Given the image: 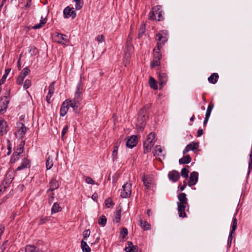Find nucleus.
Returning <instances> with one entry per match:
<instances>
[{
    "instance_id": "3",
    "label": "nucleus",
    "mask_w": 252,
    "mask_h": 252,
    "mask_svg": "<svg viewBox=\"0 0 252 252\" xmlns=\"http://www.w3.org/2000/svg\"><path fill=\"white\" fill-rule=\"evenodd\" d=\"M178 198L179 199V202H177L179 216L180 218L187 217L185 212L186 205L187 204L188 201L186 194L184 193H181L178 195Z\"/></svg>"
},
{
    "instance_id": "20",
    "label": "nucleus",
    "mask_w": 252,
    "mask_h": 252,
    "mask_svg": "<svg viewBox=\"0 0 252 252\" xmlns=\"http://www.w3.org/2000/svg\"><path fill=\"white\" fill-rule=\"evenodd\" d=\"M159 83L161 87L164 85L167 81V76L165 73H160L158 75Z\"/></svg>"
},
{
    "instance_id": "60",
    "label": "nucleus",
    "mask_w": 252,
    "mask_h": 252,
    "mask_svg": "<svg viewBox=\"0 0 252 252\" xmlns=\"http://www.w3.org/2000/svg\"><path fill=\"white\" fill-rule=\"evenodd\" d=\"M68 129V126H66L63 128V131H62V137H63L64 136V135H65V134L67 132Z\"/></svg>"
},
{
    "instance_id": "32",
    "label": "nucleus",
    "mask_w": 252,
    "mask_h": 252,
    "mask_svg": "<svg viewBox=\"0 0 252 252\" xmlns=\"http://www.w3.org/2000/svg\"><path fill=\"white\" fill-rule=\"evenodd\" d=\"M237 220L236 218L234 216L232 219V224H231V230L230 232L231 233H235V231L237 228Z\"/></svg>"
},
{
    "instance_id": "13",
    "label": "nucleus",
    "mask_w": 252,
    "mask_h": 252,
    "mask_svg": "<svg viewBox=\"0 0 252 252\" xmlns=\"http://www.w3.org/2000/svg\"><path fill=\"white\" fill-rule=\"evenodd\" d=\"M137 143V137L136 136L132 135L127 139L126 145L130 148H132L136 145Z\"/></svg>"
},
{
    "instance_id": "62",
    "label": "nucleus",
    "mask_w": 252,
    "mask_h": 252,
    "mask_svg": "<svg viewBox=\"0 0 252 252\" xmlns=\"http://www.w3.org/2000/svg\"><path fill=\"white\" fill-rule=\"evenodd\" d=\"M189 151V144L187 145L185 149L183 151V154L185 155Z\"/></svg>"
},
{
    "instance_id": "9",
    "label": "nucleus",
    "mask_w": 252,
    "mask_h": 252,
    "mask_svg": "<svg viewBox=\"0 0 252 252\" xmlns=\"http://www.w3.org/2000/svg\"><path fill=\"white\" fill-rule=\"evenodd\" d=\"M8 130L7 122L3 119L0 118V136L6 134Z\"/></svg>"
},
{
    "instance_id": "5",
    "label": "nucleus",
    "mask_w": 252,
    "mask_h": 252,
    "mask_svg": "<svg viewBox=\"0 0 252 252\" xmlns=\"http://www.w3.org/2000/svg\"><path fill=\"white\" fill-rule=\"evenodd\" d=\"M24 143L23 142H21L13 154L12 157L10 159L11 163H14L20 158L21 155L24 151Z\"/></svg>"
},
{
    "instance_id": "21",
    "label": "nucleus",
    "mask_w": 252,
    "mask_h": 252,
    "mask_svg": "<svg viewBox=\"0 0 252 252\" xmlns=\"http://www.w3.org/2000/svg\"><path fill=\"white\" fill-rule=\"evenodd\" d=\"M127 246L125 248L126 252H135L137 250V247L134 246L131 242H127Z\"/></svg>"
},
{
    "instance_id": "24",
    "label": "nucleus",
    "mask_w": 252,
    "mask_h": 252,
    "mask_svg": "<svg viewBox=\"0 0 252 252\" xmlns=\"http://www.w3.org/2000/svg\"><path fill=\"white\" fill-rule=\"evenodd\" d=\"M120 142H118L116 143V145L114 147V149L112 152V156L113 161L116 160L118 158V150Z\"/></svg>"
},
{
    "instance_id": "40",
    "label": "nucleus",
    "mask_w": 252,
    "mask_h": 252,
    "mask_svg": "<svg viewBox=\"0 0 252 252\" xmlns=\"http://www.w3.org/2000/svg\"><path fill=\"white\" fill-rule=\"evenodd\" d=\"M160 59L154 58L153 61L151 63V68H154L156 66H158L160 64Z\"/></svg>"
},
{
    "instance_id": "29",
    "label": "nucleus",
    "mask_w": 252,
    "mask_h": 252,
    "mask_svg": "<svg viewBox=\"0 0 252 252\" xmlns=\"http://www.w3.org/2000/svg\"><path fill=\"white\" fill-rule=\"evenodd\" d=\"M155 134L153 132H151L148 134L146 140L145 141L147 143H149L151 144H154L155 143Z\"/></svg>"
},
{
    "instance_id": "49",
    "label": "nucleus",
    "mask_w": 252,
    "mask_h": 252,
    "mask_svg": "<svg viewBox=\"0 0 252 252\" xmlns=\"http://www.w3.org/2000/svg\"><path fill=\"white\" fill-rule=\"evenodd\" d=\"M233 234L234 233H231V232H230L229 236H228V240H227V247L229 248H230L231 247L232 241V234Z\"/></svg>"
},
{
    "instance_id": "58",
    "label": "nucleus",
    "mask_w": 252,
    "mask_h": 252,
    "mask_svg": "<svg viewBox=\"0 0 252 252\" xmlns=\"http://www.w3.org/2000/svg\"><path fill=\"white\" fill-rule=\"evenodd\" d=\"M96 40L99 43H101L104 41V37L102 35H98L96 38Z\"/></svg>"
},
{
    "instance_id": "8",
    "label": "nucleus",
    "mask_w": 252,
    "mask_h": 252,
    "mask_svg": "<svg viewBox=\"0 0 252 252\" xmlns=\"http://www.w3.org/2000/svg\"><path fill=\"white\" fill-rule=\"evenodd\" d=\"M8 103L9 100L6 96L1 97L0 100V114H3L6 112Z\"/></svg>"
},
{
    "instance_id": "37",
    "label": "nucleus",
    "mask_w": 252,
    "mask_h": 252,
    "mask_svg": "<svg viewBox=\"0 0 252 252\" xmlns=\"http://www.w3.org/2000/svg\"><path fill=\"white\" fill-rule=\"evenodd\" d=\"M106 221H107V219H106V218L104 216H101L99 220H98V223L99 225L102 226H104L106 223Z\"/></svg>"
},
{
    "instance_id": "16",
    "label": "nucleus",
    "mask_w": 252,
    "mask_h": 252,
    "mask_svg": "<svg viewBox=\"0 0 252 252\" xmlns=\"http://www.w3.org/2000/svg\"><path fill=\"white\" fill-rule=\"evenodd\" d=\"M168 176L169 179L174 182H177L180 177L179 173L176 170L169 172Z\"/></svg>"
},
{
    "instance_id": "42",
    "label": "nucleus",
    "mask_w": 252,
    "mask_h": 252,
    "mask_svg": "<svg viewBox=\"0 0 252 252\" xmlns=\"http://www.w3.org/2000/svg\"><path fill=\"white\" fill-rule=\"evenodd\" d=\"M46 22V19H44L43 20H42L40 21V22L39 24L34 25L32 27V28L34 29H40V28H41L43 26V25L45 24Z\"/></svg>"
},
{
    "instance_id": "27",
    "label": "nucleus",
    "mask_w": 252,
    "mask_h": 252,
    "mask_svg": "<svg viewBox=\"0 0 252 252\" xmlns=\"http://www.w3.org/2000/svg\"><path fill=\"white\" fill-rule=\"evenodd\" d=\"M62 210V207L60 206L59 204L57 202H55L54 203L52 209H51V214H53L54 213L59 212Z\"/></svg>"
},
{
    "instance_id": "50",
    "label": "nucleus",
    "mask_w": 252,
    "mask_h": 252,
    "mask_svg": "<svg viewBox=\"0 0 252 252\" xmlns=\"http://www.w3.org/2000/svg\"><path fill=\"white\" fill-rule=\"evenodd\" d=\"M105 206L107 208H110L111 206L114 205L112 200L110 198L106 199L105 201Z\"/></svg>"
},
{
    "instance_id": "36",
    "label": "nucleus",
    "mask_w": 252,
    "mask_h": 252,
    "mask_svg": "<svg viewBox=\"0 0 252 252\" xmlns=\"http://www.w3.org/2000/svg\"><path fill=\"white\" fill-rule=\"evenodd\" d=\"M214 104L212 102H211L210 103H209V104L208 106L207 109V111H206L205 115H207L208 117H210L211 112L214 107Z\"/></svg>"
},
{
    "instance_id": "53",
    "label": "nucleus",
    "mask_w": 252,
    "mask_h": 252,
    "mask_svg": "<svg viewBox=\"0 0 252 252\" xmlns=\"http://www.w3.org/2000/svg\"><path fill=\"white\" fill-rule=\"evenodd\" d=\"M86 182L88 184L94 185L95 184V182L90 177H87L85 179Z\"/></svg>"
},
{
    "instance_id": "2",
    "label": "nucleus",
    "mask_w": 252,
    "mask_h": 252,
    "mask_svg": "<svg viewBox=\"0 0 252 252\" xmlns=\"http://www.w3.org/2000/svg\"><path fill=\"white\" fill-rule=\"evenodd\" d=\"M83 86L79 83L77 84L74 98L71 99L70 107L76 113H78L80 110L81 94L83 92Z\"/></svg>"
},
{
    "instance_id": "25",
    "label": "nucleus",
    "mask_w": 252,
    "mask_h": 252,
    "mask_svg": "<svg viewBox=\"0 0 252 252\" xmlns=\"http://www.w3.org/2000/svg\"><path fill=\"white\" fill-rule=\"evenodd\" d=\"M59 187L58 182L55 179H52L50 182L49 190L53 191L57 189Z\"/></svg>"
},
{
    "instance_id": "30",
    "label": "nucleus",
    "mask_w": 252,
    "mask_h": 252,
    "mask_svg": "<svg viewBox=\"0 0 252 252\" xmlns=\"http://www.w3.org/2000/svg\"><path fill=\"white\" fill-rule=\"evenodd\" d=\"M26 252H42L39 249L33 246H27L25 249Z\"/></svg>"
},
{
    "instance_id": "15",
    "label": "nucleus",
    "mask_w": 252,
    "mask_h": 252,
    "mask_svg": "<svg viewBox=\"0 0 252 252\" xmlns=\"http://www.w3.org/2000/svg\"><path fill=\"white\" fill-rule=\"evenodd\" d=\"M198 180V173L193 171L190 173V187L196 184Z\"/></svg>"
},
{
    "instance_id": "19",
    "label": "nucleus",
    "mask_w": 252,
    "mask_h": 252,
    "mask_svg": "<svg viewBox=\"0 0 252 252\" xmlns=\"http://www.w3.org/2000/svg\"><path fill=\"white\" fill-rule=\"evenodd\" d=\"M56 37L57 41L63 44H65L67 41V36L65 35L58 33Z\"/></svg>"
},
{
    "instance_id": "64",
    "label": "nucleus",
    "mask_w": 252,
    "mask_h": 252,
    "mask_svg": "<svg viewBox=\"0 0 252 252\" xmlns=\"http://www.w3.org/2000/svg\"><path fill=\"white\" fill-rule=\"evenodd\" d=\"M97 194H95V193H94V194L92 195V199H93V200H95L96 199V198H97Z\"/></svg>"
},
{
    "instance_id": "12",
    "label": "nucleus",
    "mask_w": 252,
    "mask_h": 252,
    "mask_svg": "<svg viewBox=\"0 0 252 252\" xmlns=\"http://www.w3.org/2000/svg\"><path fill=\"white\" fill-rule=\"evenodd\" d=\"M161 9V6L157 5L154 7L149 13V19L151 20H157L156 15L158 12Z\"/></svg>"
},
{
    "instance_id": "33",
    "label": "nucleus",
    "mask_w": 252,
    "mask_h": 252,
    "mask_svg": "<svg viewBox=\"0 0 252 252\" xmlns=\"http://www.w3.org/2000/svg\"><path fill=\"white\" fill-rule=\"evenodd\" d=\"M149 83L151 88L154 90H157L158 89L156 81L153 77H150Z\"/></svg>"
},
{
    "instance_id": "56",
    "label": "nucleus",
    "mask_w": 252,
    "mask_h": 252,
    "mask_svg": "<svg viewBox=\"0 0 252 252\" xmlns=\"http://www.w3.org/2000/svg\"><path fill=\"white\" fill-rule=\"evenodd\" d=\"M24 78L19 75L17 79L16 83L18 85H21L24 81Z\"/></svg>"
},
{
    "instance_id": "28",
    "label": "nucleus",
    "mask_w": 252,
    "mask_h": 252,
    "mask_svg": "<svg viewBox=\"0 0 252 252\" xmlns=\"http://www.w3.org/2000/svg\"><path fill=\"white\" fill-rule=\"evenodd\" d=\"M81 247L83 252H90L91 249L87 244V242L84 240L81 242Z\"/></svg>"
},
{
    "instance_id": "6",
    "label": "nucleus",
    "mask_w": 252,
    "mask_h": 252,
    "mask_svg": "<svg viewBox=\"0 0 252 252\" xmlns=\"http://www.w3.org/2000/svg\"><path fill=\"white\" fill-rule=\"evenodd\" d=\"M131 193V184L126 183L122 187L121 190V196L123 198H127L130 196Z\"/></svg>"
},
{
    "instance_id": "18",
    "label": "nucleus",
    "mask_w": 252,
    "mask_h": 252,
    "mask_svg": "<svg viewBox=\"0 0 252 252\" xmlns=\"http://www.w3.org/2000/svg\"><path fill=\"white\" fill-rule=\"evenodd\" d=\"M17 126V132L18 134L21 136H23L27 131V128L25 125L22 123H18Z\"/></svg>"
},
{
    "instance_id": "57",
    "label": "nucleus",
    "mask_w": 252,
    "mask_h": 252,
    "mask_svg": "<svg viewBox=\"0 0 252 252\" xmlns=\"http://www.w3.org/2000/svg\"><path fill=\"white\" fill-rule=\"evenodd\" d=\"M158 18H157V21H161L163 19V17L162 15V11L161 10V9L157 13Z\"/></svg>"
},
{
    "instance_id": "35",
    "label": "nucleus",
    "mask_w": 252,
    "mask_h": 252,
    "mask_svg": "<svg viewBox=\"0 0 252 252\" xmlns=\"http://www.w3.org/2000/svg\"><path fill=\"white\" fill-rule=\"evenodd\" d=\"M53 165L52 157L49 156L46 160V166L47 170L50 169Z\"/></svg>"
},
{
    "instance_id": "48",
    "label": "nucleus",
    "mask_w": 252,
    "mask_h": 252,
    "mask_svg": "<svg viewBox=\"0 0 252 252\" xmlns=\"http://www.w3.org/2000/svg\"><path fill=\"white\" fill-rule=\"evenodd\" d=\"M146 28H145V25L142 24L141 26V28L139 30V32L138 34L139 37H140L145 32Z\"/></svg>"
},
{
    "instance_id": "43",
    "label": "nucleus",
    "mask_w": 252,
    "mask_h": 252,
    "mask_svg": "<svg viewBox=\"0 0 252 252\" xmlns=\"http://www.w3.org/2000/svg\"><path fill=\"white\" fill-rule=\"evenodd\" d=\"M8 189V186L5 185L3 183L0 186V195L2 194Z\"/></svg>"
},
{
    "instance_id": "39",
    "label": "nucleus",
    "mask_w": 252,
    "mask_h": 252,
    "mask_svg": "<svg viewBox=\"0 0 252 252\" xmlns=\"http://www.w3.org/2000/svg\"><path fill=\"white\" fill-rule=\"evenodd\" d=\"M180 164H186L189 163V156L186 155L184 156L183 158H181L179 159V161Z\"/></svg>"
},
{
    "instance_id": "54",
    "label": "nucleus",
    "mask_w": 252,
    "mask_h": 252,
    "mask_svg": "<svg viewBox=\"0 0 252 252\" xmlns=\"http://www.w3.org/2000/svg\"><path fill=\"white\" fill-rule=\"evenodd\" d=\"M49 220H50L49 218L47 217H41L40 219L39 224H42L45 223L46 222L49 221Z\"/></svg>"
},
{
    "instance_id": "55",
    "label": "nucleus",
    "mask_w": 252,
    "mask_h": 252,
    "mask_svg": "<svg viewBox=\"0 0 252 252\" xmlns=\"http://www.w3.org/2000/svg\"><path fill=\"white\" fill-rule=\"evenodd\" d=\"M90 235V231L89 229L85 230L83 233V236L84 239H86L89 237Z\"/></svg>"
},
{
    "instance_id": "63",
    "label": "nucleus",
    "mask_w": 252,
    "mask_h": 252,
    "mask_svg": "<svg viewBox=\"0 0 252 252\" xmlns=\"http://www.w3.org/2000/svg\"><path fill=\"white\" fill-rule=\"evenodd\" d=\"M32 4V1L31 0H27V4L26 5V6L27 7H29Z\"/></svg>"
},
{
    "instance_id": "22",
    "label": "nucleus",
    "mask_w": 252,
    "mask_h": 252,
    "mask_svg": "<svg viewBox=\"0 0 252 252\" xmlns=\"http://www.w3.org/2000/svg\"><path fill=\"white\" fill-rule=\"evenodd\" d=\"M219 76L217 73H212L208 78L209 83L215 84H216L219 79Z\"/></svg>"
},
{
    "instance_id": "10",
    "label": "nucleus",
    "mask_w": 252,
    "mask_h": 252,
    "mask_svg": "<svg viewBox=\"0 0 252 252\" xmlns=\"http://www.w3.org/2000/svg\"><path fill=\"white\" fill-rule=\"evenodd\" d=\"M73 9V8H70L68 6L64 8L63 10L64 17L66 18L71 17L72 19H74L76 17V14Z\"/></svg>"
},
{
    "instance_id": "38",
    "label": "nucleus",
    "mask_w": 252,
    "mask_h": 252,
    "mask_svg": "<svg viewBox=\"0 0 252 252\" xmlns=\"http://www.w3.org/2000/svg\"><path fill=\"white\" fill-rule=\"evenodd\" d=\"M75 2V8L77 10L80 9L83 5V0H74Z\"/></svg>"
},
{
    "instance_id": "59",
    "label": "nucleus",
    "mask_w": 252,
    "mask_h": 252,
    "mask_svg": "<svg viewBox=\"0 0 252 252\" xmlns=\"http://www.w3.org/2000/svg\"><path fill=\"white\" fill-rule=\"evenodd\" d=\"M204 133L203 130L202 128H199L197 131L196 137H199L201 136Z\"/></svg>"
},
{
    "instance_id": "11",
    "label": "nucleus",
    "mask_w": 252,
    "mask_h": 252,
    "mask_svg": "<svg viewBox=\"0 0 252 252\" xmlns=\"http://www.w3.org/2000/svg\"><path fill=\"white\" fill-rule=\"evenodd\" d=\"M133 51V47L130 43L127 41L126 48L125 50V55L124 57V62L125 63L126 60V62L128 61V59L130 58L131 53Z\"/></svg>"
},
{
    "instance_id": "51",
    "label": "nucleus",
    "mask_w": 252,
    "mask_h": 252,
    "mask_svg": "<svg viewBox=\"0 0 252 252\" xmlns=\"http://www.w3.org/2000/svg\"><path fill=\"white\" fill-rule=\"evenodd\" d=\"M162 149L160 146H156L155 147V154L159 156L161 154Z\"/></svg>"
},
{
    "instance_id": "52",
    "label": "nucleus",
    "mask_w": 252,
    "mask_h": 252,
    "mask_svg": "<svg viewBox=\"0 0 252 252\" xmlns=\"http://www.w3.org/2000/svg\"><path fill=\"white\" fill-rule=\"evenodd\" d=\"M127 229L126 228H123L121 231V236L123 238H125L127 235Z\"/></svg>"
},
{
    "instance_id": "41",
    "label": "nucleus",
    "mask_w": 252,
    "mask_h": 252,
    "mask_svg": "<svg viewBox=\"0 0 252 252\" xmlns=\"http://www.w3.org/2000/svg\"><path fill=\"white\" fill-rule=\"evenodd\" d=\"M142 181L146 188L147 189L150 188L151 183L148 178L146 177H144V178H143Z\"/></svg>"
},
{
    "instance_id": "14",
    "label": "nucleus",
    "mask_w": 252,
    "mask_h": 252,
    "mask_svg": "<svg viewBox=\"0 0 252 252\" xmlns=\"http://www.w3.org/2000/svg\"><path fill=\"white\" fill-rule=\"evenodd\" d=\"M30 167V161L27 158H24L22 161L21 165L19 166L16 171H20L25 168H28Z\"/></svg>"
},
{
    "instance_id": "47",
    "label": "nucleus",
    "mask_w": 252,
    "mask_h": 252,
    "mask_svg": "<svg viewBox=\"0 0 252 252\" xmlns=\"http://www.w3.org/2000/svg\"><path fill=\"white\" fill-rule=\"evenodd\" d=\"M31 81L29 79H26L24 83L23 87L25 89H27L31 86Z\"/></svg>"
},
{
    "instance_id": "44",
    "label": "nucleus",
    "mask_w": 252,
    "mask_h": 252,
    "mask_svg": "<svg viewBox=\"0 0 252 252\" xmlns=\"http://www.w3.org/2000/svg\"><path fill=\"white\" fill-rule=\"evenodd\" d=\"M10 70L11 69L10 68L6 69L5 70V74L2 77V78H1V80H0V83L3 84L4 82V81H5V80L6 77H7V75L9 74V73L10 71Z\"/></svg>"
},
{
    "instance_id": "1",
    "label": "nucleus",
    "mask_w": 252,
    "mask_h": 252,
    "mask_svg": "<svg viewBox=\"0 0 252 252\" xmlns=\"http://www.w3.org/2000/svg\"><path fill=\"white\" fill-rule=\"evenodd\" d=\"M168 39V33L166 31H162L157 34V47L154 49V58L161 59V55L159 51L162 46Z\"/></svg>"
},
{
    "instance_id": "7",
    "label": "nucleus",
    "mask_w": 252,
    "mask_h": 252,
    "mask_svg": "<svg viewBox=\"0 0 252 252\" xmlns=\"http://www.w3.org/2000/svg\"><path fill=\"white\" fill-rule=\"evenodd\" d=\"M71 99H66L62 104L60 109V115L62 117L64 116L69 109V106L70 107Z\"/></svg>"
},
{
    "instance_id": "26",
    "label": "nucleus",
    "mask_w": 252,
    "mask_h": 252,
    "mask_svg": "<svg viewBox=\"0 0 252 252\" xmlns=\"http://www.w3.org/2000/svg\"><path fill=\"white\" fill-rule=\"evenodd\" d=\"M190 150L192 151L195 153H196L199 151V142H192L190 143Z\"/></svg>"
},
{
    "instance_id": "17",
    "label": "nucleus",
    "mask_w": 252,
    "mask_h": 252,
    "mask_svg": "<svg viewBox=\"0 0 252 252\" xmlns=\"http://www.w3.org/2000/svg\"><path fill=\"white\" fill-rule=\"evenodd\" d=\"M55 82H53L49 87V92L46 96V101L50 104L51 103V98L52 97L55 90Z\"/></svg>"
},
{
    "instance_id": "4",
    "label": "nucleus",
    "mask_w": 252,
    "mask_h": 252,
    "mask_svg": "<svg viewBox=\"0 0 252 252\" xmlns=\"http://www.w3.org/2000/svg\"><path fill=\"white\" fill-rule=\"evenodd\" d=\"M147 116L144 110H141L140 113L139 114L137 122L136 123V126L141 130H143L146 124Z\"/></svg>"
},
{
    "instance_id": "45",
    "label": "nucleus",
    "mask_w": 252,
    "mask_h": 252,
    "mask_svg": "<svg viewBox=\"0 0 252 252\" xmlns=\"http://www.w3.org/2000/svg\"><path fill=\"white\" fill-rule=\"evenodd\" d=\"M30 72V69H29L28 68H25L23 69L20 75L25 78V77L29 74Z\"/></svg>"
},
{
    "instance_id": "23",
    "label": "nucleus",
    "mask_w": 252,
    "mask_h": 252,
    "mask_svg": "<svg viewBox=\"0 0 252 252\" xmlns=\"http://www.w3.org/2000/svg\"><path fill=\"white\" fill-rule=\"evenodd\" d=\"M122 209L121 208H117L116 210V213L114 216L113 221L116 223L120 222L121 217Z\"/></svg>"
},
{
    "instance_id": "34",
    "label": "nucleus",
    "mask_w": 252,
    "mask_h": 252,
    "mask_svg": "<svg viewBox=\"0 0 252 252\" xmlns=\"http://www.w3.org/2000/svg\"><path fill=\"white\" fill-rule=\"evenodd\" d=\"M153 146V144H151L149 143H147L146 142L144 141V152L145 153L149 152L152 147Z\"/></svg>"
},
{
    "instance_id": "46",
    "label": "nucleus",
    "mask_w": 252,
    "mask_h": 252,
    "mask_svg": "<svg viewBox=\"0 0 252 252\" xmlns=\"http://www.w3.org/2000/svg\"><path fill=\"white\" fill-rule=\"evenodd\" d=\"M189 170L188 168H183L181 170V175L183 177L187 178L188 177Z\"/></svg>"
},
{
    "instance_id": "61",
    "label": "nucleus",
    "mask_w": 252,
    "mask_h": 252,
    "mask_svg": "<svg viewBox=\"0 0 252 252\" xmlns=\"http://www.w3.org/2000/svg\"><path fill=\"white\" fill-rule=\"evenodd\" d=\"M209 118H210V117H208V116L205 115V119L203 121V125H204V127L206 126V124H207Z\"/></svg>"
},
{
    "instance_id": "31",
    "label": "nucleus",
    "mask_w": 252,
    "mask_h": 252,
    "mask_svg": "<svg viewBox=\"0 0 252 252\" xmlns=\"http://www.w3.org/2000/svg\"><path fill=\"white\" fill-rule=\"evenodd\" d=\"M139 225L144 230H147L150 229V224L147 221H143L141 219L139 220Z\"/></svg>"
}]
</instances>
